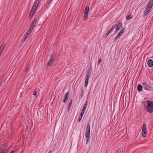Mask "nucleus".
Here are the masks:
<instances>
[{
    "instance_id": "obj_15",
    "label": "nucleus",
    "mask_w": 153,
    "mask_h": 153,
    "mask_svg": "<svg viewBox=\"0 0 153 153\" xmlns=\"http://www.w3.org/2000/svg\"><path fill=\"white\" fill-rule=\"evenodd\" d=\"M35 26V24H34V25H31L30 27L27 29V31L28 32H30V33H31V30L33 29Z\"/></svg>"
},
{
    "instance_id": "obj_22",
    "label": "nucleus",
    "mask_w": 153,
    "mask_h": 153,
    "mask_svg": "<svg viewBox=\"0 0 153 153\" xmlns=\"http://www.w3.org/2000/svg\"><path fill=\"white\" fill-rule=\"evenodd\" d=\"M143 104V106L145 108V109H147V108L146 107H147V103L145 101H144L142 102Z\"/></svg>"
},
{
    "instance_id": "obj_3",
    "label": "nucleus",
    "mask_w": 153,
    "mask_h": 153,
    "mask_svg": "<svg viewBox=\"0 0 153 153\" xmlns=\"http://www.w3.org/2000/svg\"><path fill=\"white\" fill-rule=\"evenodd\" d=\"M9 149V147H8L7 144L4 143L0 148V153H6L8 151Z\"/></svg>"
},
{
    "instance_id": "obj_4",
    "label": "nucleus",
    "mask_w": 153,
    "mask_h": 153,
    "mask_svg": "<svg viewBox=\"0 0 153 153\" xmlns=\"http://www.w3.org/2000/svg\"><path fill=\"white\" fill-rule=\"evenodd\" d=\"M92 71V67L90 66L88 71V72L86 76V79L85 80V82L88 83L89 78L91 76Z\"/></svg>"
},
{
    "instance_id": "obj_35",
    "label": "nucleus",
    "mask_w": 153,
    "mask_h": 153,
    "mask_svg": "<svg viewBox=\"0 0 153 153\" xmlns=\"http://www.w3.org/2000/svg\"><path fill=\"white\" fill-rule=\"evenodd\" d=\"M82 117H80V116H79V120H78V122H80V121L81 120L82 118Z\"/></svg>"
},
{
    "instance_id": "obj_7",
    "label": "nucleus",
    "mask_w": 153,
    "mask_h": 153,
    "mask_svg": "<svg viewBox=\"0 0 153 153\" xmlns=\"http://www.w3.org/2000/svg\"><path fill=\"white\" fill-rule=\"evenodd\" d=\"M125 30V28H123L120 31V32L118 33L116 36L115 37V40L114 41L117 40L119 39V37L121 36V35L123 33Z\"/></svg>"
},
{
    "instance_id": "obj_28",
    "label": "nucleus",
    "mask_w": 153,
    "mask_h": 153,
    "mask_svg": "<svg viewBox=\"0 0 153 153\" xmlns=\"http://www.w3.org/2000/svg\"><path fill=\"white\" fill-rule=\"evenodd\" d=\"M90 131H86L85 136H90Z\"/></svg>"
},
{
    "instance_id": "obj_45",
    "label": "nucleus",
    "mask_w": 153,
    "mask_h": 153,
    "mask_svg": "<svg viewBox=\"0 0 153 153\" xmlns=\"http://www.w3.org/2000/svg\"><path fill=\"white\" fill-rule=\"evenodd\" d=\"M84 49H85V50H86V47H85V48Z\"/></svg>"
},
{
    "instance_id": "obj_11",
    "label": "nucleus",
    "mask_w": 153,
    "mask_h": 153,
    "mask_svg": "<svg viewBox=\"0 0 153 153\" xmlns=\"http://www.w3.org/2000/svg\"><path fill=\"white\" fill-rule=\"evenodd\" d=\"M69 94V92H68L65 93V94L64 96V98L63 99V102H65L66 100L68 99V95Z\"/></svg>"
},
{
    "instance_id": "obj_10",
    "label": "nucleus",
    "mask_w": 153,
    "mask_h": 153,
    "mask_svg": "<svg viewBox=\"0 0 153 153\" xmlns=\"http://www.w3.org/2000/svg\"><path fill=\"white\" fill-rule=\"evenodd\" d=\"M148 66L149 67H152L153 66V61L152 59H149L147 62Z\"/></svg>"
},
{
    "instance_id": "obj_24",
    "label": "nucleus",
    "mask_w": 153,
    "mask_h": 153,
    "mask_svg": "<svg viewBox=\"0 0 153 153\" xmlns=\"http://www.w3.org/2000/svg\"><path fill=\"white\" fill-rule=\"evenodd\" d=\"M86 137V144H87L90 140V136H85Z\"/></svg>"
},
{
    "instance_id": "obj_20",
    "label": "nucleus",
    "mask_w": 153,
    "mask_h": 153,
    "mask_svg": "<svg viewBox=\"0 0 153 153\" xmlns=\"http://www.w3.org/2000/svg\"><path fill=\"white\" fill-rule=\"evenodd\" d=\"M55 54L53 52V53L51 55L50 59H51V60H52L54 61V59H55Z\"/></svg>"
},
{
    "instance_id": "obj_38",
    "label": "nucleus",
    "mask_w": 153,
    "mask_h": 153,
    "mask_svg": "<svg viewBox=\"0 0 153 153\" xmlns=\"http://www.w3.org/2000/svg\"><path fill=\"white\" fill-rule=\"evenodd\" d=\"M88 83L85 82V87H87L88 85Z\"/></svg>"
},
{
    "instance_id": "obj_9",
    "label": "nucleus",
    "mask_w": 153,
    "mask_h": 153,
    "mask_svg": "<svg viewBox=\"0 0 153 153\" xmlns=\"http://www.w3.org/2000/svg\"><path fill=\"white\" fill-rule=\"evenodd\" d=\"M30 32H27L26 33V34H25L24 36L23 37L22 39V42H25L27 38H28L30 34Z\"/></svg>"
},
{
    "instance_id": "obj_21",
    "label": "nucleus",
    "mask_w": 153,
    "mask_h": 153,
    "mask_svg": "<svg viewBox=\"0 0 153 153\" xmlns=\"http://www.w3.org/2000/svg\"><path fill=\"white\" fill-rule=\"evenodd\" d=\"M73 100L72 99H71L70 101V102L68 105V108L69 110H70V108L71 106L72 103V102Z\"/></svg>"
},
{
    "instance_id": "obj_25",
    "label": "nucleus",
    "mask_w": 153,
    "mask_h": 153,
    "mask_svg": "<svg viewBox=\"0 0 153 153\" xmlns=\"http://www.w3.org/2000/svg\"><path fill=\"white\" fill-rule=\"evenodd\" d=\"M132 18L133 16H132L131 15H128L126 17V19L127 20H128L130 19H132Z\"/></svg>"
},
{
    "instance_id": "obj_41",
    "label": "nucleus",
    "mask_w": 153,
    "mask_h": 153,
    "mask_svg": "<svg viewBox=\"0 0 153 153\" xmlns=\"http://www.w3.org/2000/svg\"><path fill=\"white\" fill-rule=\"evenodd\" d=\"M111 32L109 30L107 32V33L109 34Z\"/></svg>"
},
{
    "instance_id": "obj_46",
    "label": "nucleus",
    "mask_w": 153,
    "mask_h": 153,
    "mask_svg": "<svg viewBox=\"0 0 153 153\" xmlns=\"http://www.w3.org/2000/svg\"><path fill=\"white\" fill-rule=\"evenodd\" d=\"M88 153V152H87V153Z\"/></svg>"
},
{
    "instance_id": "obj_39",
    "label": "nucleus",
    "mask_w": 153,
    "mask_h": 153,
    "mask_svg": "<svg viewBox=\"0 0 153 153\" xmlns=\"http://www.w3.org/2000/svg\"><path fill=\"white\" fill-rule=\"evenodd\" d=\"M23 94L22 93H21L20 95V97H21L22 96V95H23Z\"/></svg>"
},
{
    "instance_id": "obj_16",
    "label": "nucleus",
    "mask_w": 153,
    "mask_h": 153,
    "mask_svg": "<svg viewBox=\"0 0 153 153\" xmlns=\"http://www.w3.org/2000/svg\"><path fill=\"white\" fill-rule=\"evenodd\" d=\"M88 101L87 100L85 102V103L84 104V105L83 107V108L82 110V111H85L86 109V108L87 105Z\"/></svg>"
},
{
    "instance_id": "obj_14",
    "label": "nucleus",
    "mask_w": 153,
    "mask_h": 153,
    "mask_svg": "<svg viewBox=\"0 0 153 153\" xmlns=\"http://www.w3.org/2000/svg\"><path fill=\"white\" fill-rule=\"evenodd\" d=\"M147 134V130H142V135L143 137H146Z\"/></svg>"
},
{
    "instance_id": "obj_13",
    "label": "nucleus",
    "mask_w": 153,
    "mask_h": 153,
    "mask_svg": "<svg viewBox=\"0 0 153 153\" xmlns=\"http://www.w3.org/2000/svg\"><path fill=\"white\" fill-rule=\"evenodd\" d=\"M38 4H37V3H34L32 7V9L33 10H34L35 11H36L38 6Z\"/></svg>"
},
{
    "instance_id": "obj_12",
    "label": "nucleus",
    "mask_w": 153,
    "mask_h": 153,
    "mask_svg": "<svg viewBox=\"0 0 153 153\" xmlns=\"http://www.w3.org/2000/svg\"><path fill=\"white\" fill-rule=\"evenodd\" d=\"M36 11H35L34 10V11L33 10L31 9L30 11V14L29 15V18L30 19H31L32 18L33 16V14H34L35 13Z\"/></svg>"
},
{
    "instance_id": "obj_37",
    "label": "nucleus",
    "mask_w": 153,
    "mask_h": 153,
    "mask_svg": "<svg viewBox=\"0 0 153 153\" xmlns=\"http://www.w3.org/2000/svg\"><path fill=\"white\" fill-rule=\"evenodd\" d=\"M81 92L82 93V96H83V92H84V90L83 89H81Z\"/></svg>"
},
{
    "instance_id": "obj_27",
    "label": "nucleus",
    "mask_w": 153,
    "mask_h": 153,
    "mask_svg": "<svg viewBox=\"0 0 153 153\" xmlns=\"http://www.w3.org/2000/svg\"><path fill=\"white\" fill-rule=\"evenodd\" d=\"M146 123H144L143 124L142 130H146Z\"/></svg>"
},
{
    "instance_id": "obj_42",
    "label": "nucleus",
    "mask_w": 153,
    "mask_h": 153,
    "mask_svg": "<svg viewBox=\"0 0 153 153\" xmlns=\"http://www.w3.org/2000/svg\"><path fill=\"white\" fill-rule=\"evenodd\" d=\"M52 151L51 150L48 153H52Z\"/></svg>"
},
{
    "instance_id": "obj_18",
    "label": "nucleus",
    "mask_w": 153,
    "mask_h": 153,
    "mask_svg": "<svg viewBox=\"0 0 153 153\" xmlns=\"http://www.w3.org/2000/svg\"><path fill=\"white\" fill-rule=\"evenodd\" d=\"M137 89L139 91H142L143 90V87L142 85L140 84H138L137 87Z\"/></svg>"
},
{
    "instance_id": "obj_5",
    "label": "nucleus",
    "mask_w": 153,
    "mask_h": 153,
    "mask_svg": "<svg viewBox=\"0 0 153 153\" xmlns=\"http://www.w3.org/2000/svg\"><path fill=\"white\" fill-rule=\"evenodd\" d=\"M89 10V6H86L85 8L84 11V21L87 19Z\"/></svg>"
},
{
    "instance_id": "obj_44",
    "label": "nucleus",
    "mask_w": 153,
    "mask_h": 153,
    "mask_svg": "<svg viewBox=\"0 0 153 153\" xmlns=\"http://www.w3.org/2000/svg\"><path fill=\"white\" fill-rule=\"evenodd\" d=\"M14 152L13 151H12L11 152V153H14Z\"/></svg>"
},
{
    "instance_id": "obj_8",
    "label": "nucleus",
    "mask_w": 153,
    "mask_h": 153,
    "mask_svg": "<svg viewBox=\"0 0 153 153\" xmlns=\"http://www.w3.org/2000/svg\"><path fill=\"white\" fill-rule=\"evenodd\" d=\"M143 85L146 90H149L151 87L150 85L147 84L146 82H143Z\"/></svg>"
},
{
    "instance_id": "obj_32",
    "label": "nucleus",
    "mask_w": 153,
    "mask_h": 153,
    "mask_svg": "<svg viewBox=\"0 0 153 153\" xmlns=\"http://www.w3.org/2000/svg\"><path fill=\"white\" fill-rule=\"evenodd\" d=\"M33 94L35 96V97H37V93L36 91H33Z\"/></svg>"
},
{
    "instance_id": "obj_40",
    "label": "nucleus",
    "mask_w": 153,
    "mask_h": 153,
    "mask_svg": "<svg viewBox=\"0 0 153 153\" xmlns=\"http://www.w3.org/2000/svg\"><path fill=\"white\" fill-rule=\"evenodd\" d=\"M109 34L107 33L105 35V37H106Z\"/></svg>"
},
{
    "instance_id": "obj_17",
    "label": "nucleus",
    "mask_w": 153,
    "mask_h": 153,
    "mask_svg": "<svg viewBox=\"0 0 153 153\" xmlns=\"http://www.w3.org/2000/svg\"><path fill=\"white\" fill-rule=\"evenodd\" d=\"M30 66V65L29 64H27L26 66L24 69L25 72H27L29 70Z\"/></svg>"
},
{
    "instance_id": "obj_23",
    "label": "nucleus",
    "mask_w": 153,
    "mask_h": 153,
    "mask_svg": "<svg viewBox=\"0 0 153 153\" xmlns=\"http://www.w3.org/2000/svg\"><path fill=\"white\" fill-rule=\"evenodd\" d=\"M37 20L36 19H34L32 23L31 24V25H34V24L36 25V23L37 22Z\"/></svg>"
},
{
    "instance_id": "obj_43",
    "label": "nucleus",
    "mask_w": 153,
    "mask_h": 153,
    "mask_svg": "<svg viewBox=\"0 0 153 153\" xmlns=\"http://www.w3.org/2000/svg\"><path fill=\"white\" fill-rule=\"evenodd\" d=\"M2 85H2V83H1L0 84V86H1H1H2Z\"/></svg>"
},
{
    "instance_id": "obj_2",
    "label": "nucleus",
    "mask_w": 153,
    "mask_h": 153,
    "mask_svg": "<svg viewBox=\"0 0 153 153\" xmlns=\"http://www.w3.org/2000/svg\"><path fill=\"white\" fill-rule=\"evenodd\" d=\"M153 6V0H150L149 2L148 5L145 11L144 15H146L149 13L150 10L149 8H151Z\"/></svg>"
},
{
    "instance_id": "obj_47",
    "label": "nucleus",
    "mask_w": 153,
    "mask_h": 153,
    "mask_svg": "<svg viewBox=\"0 0 153 153\" xmlns=\"http://www.w3.org/2000/svg\"><path fill=\"white\" fill-rule=\"evenodd\" d=\"M52 0H51V1H52ZM50 1H51V0H50Z\"/></svg>"
},
{
    "instance_id": "obj_6",
    "label": "nucleus",
    "mask_w": 153,
    "mask_h": 153,
    "mask_svg": "<svg viewBox=\"0 0 153 153\" xmlns=\"http://www.w3.org/2000/svg\"><path fill=\"white\" fill-rule=\"evenodd\" d=\"M116 27V30H119L120 29L123 28V23L121 22H119L116 24L115 27Z\"/></svg>"
},
{
    "instance_id": "obj_34",
    "label": "nucleus",
    "mask_w": 153,
    "mask_h": 153,
    "mask_svg": "<svg viewBox=\"0 0 153 153\" xmlns=\"http://www.w3.org/2000/svg\"><path fill=\"white\" fill-rule=\"evenodd\" d=\"M66 72L68 73V71H67V69H65L64 70V71L63 72V73H64V74H65V72Z\"/></svg>"
},
{
    "instance_id": "obj_33",
    "label": "nucleus",
    "mask_w": 153,
    "mask_h": 153,
    "mask_svg": "<svg viewBox=\"0 0 153 153\" xmlns=\"http://www.w3.org/2000/svg\"><path fill=\"white\" fill-rule=\"evenodd\" d=\"M121 150L120 149L117 150L116 153H120Z\"/></svg>"
},
{
    "instance_id": "obj_29",
    "label": "nucleus",
    "mask_w": 153,
    "mask_h": 153,
    "mask_svg": "<svg viewBox=\"0 0 153 153\" xmlns=\"http://www.w3.org/2000/svg\"><path fill=\"white\" fill-rule=\"evenodd\" d=\"M115 28V26H112L109 30L111 32Z\"/></svg>"
},
{
    "instance_id": "obj_36",
    "label": "nucleus",
    "mask_w": 153,
    "mask_h": 153,
    "mask_svg": "<svg viewBox=\"0 0 153 153\" xmlns=\"http://www.w3.org/2000/svg\"><path fill=\"white\" fill-rule=\"evenodd\" d=\"M40 1V0H37L36 1V3H37V4H38V5H39Z\"/></svg>"
},
{
    "instance_id": "obj_30",
    "label": "nucleus",
    "mask_w": 153,
    "mask_h": 153,
    "mask_svg": "<svg viewBox=\"0 0 153 153\" xmlns=\"http://www.w3.org/2000/svg\"><path fill=\"white\" fill-rule=\"evenodd\" d=\"M84 112H85V111H81V112L80 115V117H82V116L83 115V114L84 113Z\"/></svg>"
},
{
    "instance_id": "obj_26",
    "label": "nucleus",
    "mask_w": 153,
    "mask_h": 153,
    "mask_svg": "<svg viewBox=\"0 0 153 153\" xmlns=\"http://www.w3.org/2000/svg\"><path fill=\"white\" fill-rule=\"evenodd\" d=\"M90 131V126L89 124H88L87 126L86 131Z\"/></svg>"
},
{
    "instance_id": "obj_31",
    "label": "nucleus",
    "mask_w": 153,
    "mask_h": 153,
    "mask_svg": "<svg viewBox=\"0 0 153 153\" xmlns=\"http://www.w3.org/2000/svg\"><path fill=\"white\" fill-rule=\"evenodd\" d=\"M101 61L102 59L101 58H100L98 61L97 65H99L100 64V63L101 62Z\"/></svg>"
},
{
    "instance_id": "obj_19",
    "label": "nucleus",
    "mask_w": 153,
    "mask_h": 153,
    "mask_svg": "<svg viewBox=\"0 0 153 153\" xmlns=\"http://www.w3.org/2000/svg\"><path fill=\"white\" fill-rule=\"evenodd\" d=\"M54 61L50 59L48 62V63L47 66H50V65H52L53 63L54 62Z\"/></svg>"
},
{
    "instance_id": "obj_1",
    "label": "nucleus",
    "mask_w": 153,
    "mask_h": 153,
    "mask_svg": "<svg viewBox=\"0 0 153 153\" xmlns=\"http://www.w3.org/2000/svg\"><path fill=\"white\" fill-rule=\"evenodd\" d=\"M147 108L146 109V111L149 113H152L153 112V101H148Z\"/></svg>"
}]
</instances>
